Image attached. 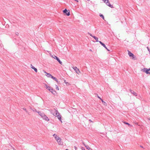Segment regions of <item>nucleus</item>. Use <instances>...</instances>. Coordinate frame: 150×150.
Returning a JSON list of instances; mask_svg holds the SVG:
<instances>
[{"mask_svg": "<svg viewBox=\"0 0 150 150\" xmlns=\"http://www.w3.org/2000/svg\"><path fill=\"white\" fill-rule=\"evenodd\" d=\"M65 150H69L67 149H66Z\"/></svg>", "mask_w": 150, "mask_h": 150, "instance_id": "39", "label": "nucleus"}, {"mask_svg": "<svg viewBox=\"0 0 150 150\" xmlns=\"http://www.w3.org/2000/svg\"><path fill=\"white\" fill-rule=\"evenodd\" d=\"M58 144L59 145H62L63 144V143L62 141H61V139L60 138L57 141Z\"/></svg>", "mask_w": 150, "mask_h": 150, "instance_id": "8", "label": "nucleus"}, {"mask_svg": "<svg viewBox=\"0 0 150 150\" xmlns=\"http://www.w3.org/2000/svg\"><path fill=\"white\" fill-rule=\"evenodd\" d=\"M141 71L145 72L146 74H150V69H148L147 68H144L142 69Z\"/></svg>", "mask_w": 150, "mask_h": 150, "instance_id": "3", "label": "nucleus"}, {"mask_svg": "<svg viewBox=\"0 0 150 150\" xmlns=\"http://www.w3.org/2000/svg\"><path fill=\"white\" fill-rule=\"evenodd\" d=\"M41 117L43 120L46 121H48L49 120V119L46 115H45L44 113L43 114H42V115H41Z\"/></svg>", "mask_w": 150, "mask_h": 150, "instance_id": "4", "label": "nucleus"}, {"mask_svg": "<svg viewBox=\"0 0 150 150\" xmlns=\"http://www.w3.org/2000/svg\"><path fill=\"white\" fill-rule=\"evenodd\" d=\"M57 61L59 62V63L60 64H62V62L59 59H58Z\"/></svg>", "mask_w": 150, "mask_h": 150, "instance_id": "22", "label": "nucleus"}, {"mask_svg": "<svg viewBox=\"0 0 150 150\" xmlns=\"http://www.w3.org/2000/svg\"><path fill=\"white\" fill-rule=\"evenodd\" d=\"M74 148H75V150H76V149H77V148L76 146H74Z\"/></svg>", "mask_w": 150, "mask_h": 150, "instance_id": "32", "label": "nucleus"}, {"mask_svg": "<svg viewBox=\"0 0 150 150\" xmlns=\"http://www.w3.org/2000/svg\"><path fill=\"white\" fill-rule=\"evenodd\" d=\"M6 150H9V149H7Z\"/></svg>", "mask_w": 150, "mask_h": 150, "instance_id": "40", "label": "nucleus"}, {"mask_svg": "<svg viewBox=\"0 0 150 150\" xmlns=\"http://www.w3.org/2000/svg\"><path fill=\"white\" fill-rule=\"evenodd\" d=\"M105 3H106V4L107 6H108L110 7L111 8H113V6H112L110 4L109 1L108 0H107L106 2H105Z\"/></svg>", "mask_w": 150, "mask_h": 150, "instance_id": "7", "label": "nucleus"}, {"mask_svg": "<svg viewBox=\"0 0 150 150\" xmlns=\"http://www.w3.org/2000/svg\"><path fill=\"white\" fill-rule=\"evenodd\" d=\"M53 135L54 137L56 140V141H57V140H58L60 138V137H59L58 136H57V135L55 134H54Z\"/></svg>", "mask_w": 150, "mask_h": 150, "instance_id": "11", "label": "nucleus"}, {"mask_svg": "<svg viewBox=\"0 0 150 150\" xmlns=\"http://www.w3.org/2000/svg\"><path fill=\"white\" fill-rule=\"evenodd\" d=\"M33 69H34V70L36 72H37V71H38V70H37V69L36 68H35V67H34V68H33Z\"/></svg>", "mask_w": 150, "mask_h": 150, "instance_id": "18", "label": "nucleus"}, {"mask_svg": "<svg viewBox=\"0 0 150 150\" xmlns=\"http://www.w3.org/2000/svg\"><path fill=\"white\" fill-rule=\"evenodd\" d=\"M51 56L54 59H56L57 60L59 59L56 56L54 55V57L52 55H51Z\"/></svg>", "mask_w": 150, "mask_h": 150, "instance_id": "15", "label": "nucleus"}, {"mask_svg": "<svg viewBox=\"0 0 150 150\" xmlns=\"http://www.w3.org/2000/svg\"><path fill=\"white\" fill-rule=\"evenodd\" d=\"M37 112L38 113L39 115H40L41 116V115H42V114H44V113H41V112Z\"/></svg>", "mask_w": 150, "mask_h": 150, "instance_id": "23", "label": "nucleus"}, {"mask_svg": "<svg viewBox=\"0 0 150 150\" xmlns=\"http://www.w3.org/2000/svg\"><path fill=\"white\" fill-rule=\"evenodd\" d=\"M51 78H52L55 81H56L57 82V80L56 78H55L52 76Z\"/></svg>", "mask_w": 150, "mask_h": 150, "instance_id": "17", "label": "nucleus"}, {"mask_svg": "<svg viewBox=\"0 0 150 150\" xmlns=\"http://www.w3.org/2000/svg\"><path fill=\"white\" fill-rule=\"evenodd\" d=\"M85 146L86 147V148L88 149L89 150L90 149H91L88 146Z\"/></svg>", "mask_w": 150, "mask_h": 150, "instance_id": "24", "label": "nucleus"}, {"mask_svg": "<svg viewBox=\"0 0 150 150\" xmlns=\"http://www.w3.org/2000/svg\"><path fill=\"white\" fill-rule=\"evenodd\" d=\"M83 144L85 146H86V145H85V144H84V143H83Z\"/></svg>", "mask_w": 150, "mask_h": 150, "instance_id": "38", "label": "nucleus"}, {"mask_svg": "<svg viewBox=\"0 0 150 150\" xmlns=\"http://www.w3.org/2000/svg\"><path fill=\"white\" fill-rule=\"evenodd\" d=\"M30 109H32L33 111L35 112H37V111L35 109H32L31 108Z\"/></svg>", "mask_w": 150, "mask_h": 150, "instance_id": "26", "label": "nucleus"}, {"mask_svg": "<svg viewBox=\"0 0 150 150\" xmlns=\"http://www.w3.org/2000/svg\"><path fill=\"white\" fill-rule=\"evenodd\" d=\"M45 87L48 90L50 88V86H48L46 84H45Z\"/></svg>", "mask_w": 150, "mask_h": 150, "instance_id": "16", "label": "nucleus"}, {"mask_svg": "<svg viewBox=\"0 0 150 150\" xmlns=\"http://www.w3.org/2000/svg\"><path fill=\"white\" fill-rule=\"evenodd\" d=\"M30 67L32 69H33L34 67H33L32 64H31L30 65Z\"/></svg>", "mask_w": 150, "mask_h": 150, "instance_id": "29", "label": "nucleus"}, {"mask_svg": "<svg viewBox=\"0 0 150 150\" xmlns=\"http://www.w3.org/2000/svg\"><path fill=\"white\" fill-rule=\"evenodd\" d=\"M124 123L126 124H127V125H128L130 127H132V126L130 124H129V123H127V122H124Z\"/></svg>", "mask_w": 150, "mask_h": 150, "instance_id": "19", "label": "nucleus"}, {"mask_svg": "<svg viewBox=\"0 0 150 150\" xmlns=\"http://www.w3.org/2000/svg\"><path fill=\"white\" fill-rule=\"evenodd\" d=\"M18 34H19V33H18V32H16V35H18Z\"/></svg>", "mask_w": 150, "mask_h": 150, "instance_id": "30", "label": "nucleus"}, {"mask_svg": "<svg viewBox=\"0 0 150 150\" xmlns=\"http://www.w3.org/2000/svg\"><path fill=\"white\" fill-rule=\"evenodd\" d=\"M130 91L131 93L133 94L135 96H137V93L134 92V91H133L131 90H130Z\"/></svg>", "mask_w": 150, "mask_h": 150, "instance_id": "14", "label": "nucleus"}, {"mask_svg": "<svg viewBox=\"0 0 150 150\" xmlns=\"http://www.w3.org/2000/svg\"><path fill=\"white\" fill-rule=\"evenodd\" d=\"M23 109L24 110H25L26 112H27V110H26V108H23Z\"/></svg>", "mask_w": 150, "mask_h": 150, "instance_id": "28", "label": "nucleus"}, {"mask_svg": "<svg viewBox=\"0 0 150 150\" xmlns=\"http://www.w3.org/2000/svg\"><path fill=\"white\" fill-rule=\"evenodd\" d=\"M57 61L59 62V63L60 64H62V62L59 59H58Z\"/></svg>", "mask_w": 150, "mask_h": 150, "instance_id": "21", "label": "nucleus"}, {"mask_svg": "<svg viewBox=\"0 0 150 150\" xmlns=\"http://www.w3.org/2000/svg\"><path fill=\"white\" fill-rule=\"evenodd\" d=\"M90 51H91L92 50H90Z\"/></svg>", "mask_w": 150, "mask_h": 150, "instance_id": "41", "label": "nucleus"}, {"mask_svg": "<svg viewBox=\"0 0 150 150\" xmlns=\"http://www.w3.org/2000/svg\"><path fill=\"white\" fill-rule=\"evenodd\" d=\"M44 73L46 74V76L48 77H50L51 78V77H52V76L51 74H50L49 73H47V72H46L45 71H44Z\"/></svg>", "mask_w": 150, "mask_h": 150, "instance_id": "13", "label": "nucleus"}, {"mask_svg": "<svg viewBox=\"0 0 150 150\" xmlns=\"http://www.w3.org/2000/svg\"><path fill=\"white\" fill-rule=\"evenodd\" d=\"M89 121H90L91 122H93V121H91V120H89Z\"/></svg>", "mask_w": 150, "mask_h": 150, "instance_id": "36", "label": "nucleus"}, {"mask_svg": "<svg viewBox=\"0 0 150 150\" xmlns=\"http://www.w3.org/2000/svg\"><path fill=\"white\" fill-rule=\"evenodd\" d=\"M56 88L58 90H59V88L58 87V86H57V85H56Z\"/></svg>", "mask_w": 150, "mask_h": 150, "instance_id": "27", "label": "nucleus"}, {"mask_svg": "<svg viewBox=\"0 0 150 150\" xmlns=\"http://www.w3.org/2000/svg\"><path fill=\"white\" fill-rule=\"evenodd\" d=\"M148 51L149 52V54H150V50H149V51Z\"/></svg>", "mask_w": 150, "mask_h": 150, "instance_id": "37", "label": "nucleus"}, {"mask_svg": "<svg viewBox=\"0 0 150 150\" xmlns=\"http://www.w3.org/2000/svg\"><path fill=\"white\" fill-rule=\"evenodd\" d=\"M51 113L54 116L57 117L58 119L62 123V121L61 120V116L58 111L55 109L54 110H50Z\"/></svg>", "mask_w": 150, "mask_h": 150, "instance_id": "1", "label": "nucleus"}, {"mask_svg": "<svg viewBox=\"0 0 150 150\" xmlns=\"http://www.w3.org/2000/svg\"><path fill=\"white\" fill-rule=\"evenodd\" d=\"M82 150H85L84 148H83V147H82Z\"/></svg>", "mask_w": 150, "mask_h": 150, "instance_id": "34", "label": "nucleus"}, {"mask_svg": "<svg viewBox=\"0 0 150 150\" xmlns=\"http://www.w3.org/2000/svg\"><path fill=\"white\" fill-rule=\"evenodd\" d=\"M101 101H102V103H103V104H104V105H106V103L104 101H103V100L102 99H101Z\"/></svg>", "mask_w": 150, "mask_h": 150, "instance_id": "20", "label": "nucleus"}, {"mask_svg": "<svg viewBox=\"0 0 150 150\" xmlns=\"http://www.w3.org/2000/svg\"><path fill=\"white\" fill-rule=\"evenodd\" d=\"M73 68L75 70L76 73L78 74H79L80 73V71L76 67H73Z\"/></svg>", "mask_w": 150, "mask_h": 150, "instance_id": "6", "label": "nucleus"}, {"mask_svg": "<svg viewBox=\"0 0 150 150\" xmlns=\"http://www.w3.org/2000/svg\"><path fill=\"white\" fill-rule=\"evenodd\" d=\"M88 34H89L91 36L94 38L96 40V42H99L98 40V38L96 37L95 36L93 35L92 34H91L90 33H88Z\"/></svg>", "mask_w": 150, "mask_h": 150, "instance_id": "9", "label": "nucleus"}, {"mask_svg": "<svg viewBox=\"0 0 150 150\" xmlns=\"http://www.w3.org/2000/svg\"><path fill=\"white\" fill-rule=\"evenodd\" d=\"M100 17H102L103 19H104V16L102 14H100Z\"/></svg>", "mask_w": 150, "mask_h": 150, "instance_id": "25", "label": "nucleus"}, {"mask_svg": "<svg viewBox=\"0 0 150 150\" xmlns=\"http://www.w3.org/2000/svg\"><path fill=\"white\" fill-rule=\"evenodd\" d=\"M63 12L64 13H65L66 14V15L67 16H69L70 15V12H69V10H68V11L66 9H65L64 10H63Z\"/></svg>", "mask_w": 150, "mask_h": 150, "instance_id": "10", "label": "nucleus"}, {"mask_svg": "<svg viewBox=\"0 0 150 150\" xmlns=\"http://www.w3.org/2000/svg\"><path fill=\"white\" fill-rule=\"evenodd\" d=\"M128 55H129V57L132 58V59L133 60H135L136 59V57L134 54L128 50Z\"/></svg>", "mask_w": 150, "mask_h": 150, "instance_id": "2", "label": "nucleus"}, {"mask_svg": "<svg viewBox=\"0 0 150 150\" xmlns=\"http://www.w3.org/2000/svg\"><path fill=\"white\" fill-rule=\"evenodd\" d=\"M147 49L148 51H149V50H150L148 47H147Z\"/></svg>", "mask_w": 150, "mask_h": 150, "instance_id": "35", "label": "nucleus"}, {"mask_svg": "<svg viewBox=\"0 0 150 150\" xmlns=\"http://www.w3.org/2000/svg\"><path fill=\"white\" fill-rule=\"evenodd\" d=\"M99 43L101 44L103 47H104L108 51H109V50H108L104 44L101 41H99Z\"/></svg>", "mask_w": 150, "mask_h": 150, "instance_id": "12", "label": "nucleus"}, {"mask_svg": "<svg viewBox=\"0 0 150 150\" xmlns=\"http://www.w3.org/2000/svg\"><path fill=\"white\" fill-rule=\"evenodd\" d=\"M48 90L54 95L56 93V91L54 90L53 89L51 88V87H50V88H49Z\"/></svg>", "mask_w": 150, "mask_h": 150, "instance_id": "5", "label": "nucleus"}, {"mask_svg": "<svg viewBox=\"0 0 150 150\" xmlns=\"http://www.w3.org/2000/svg\"><path fill=\"white\" fill-rule=\"evenodd\" d=\"M98 97L99 98L100 100H101L102 99L101 98H100L98 96Z\"/></svg>", "mask_w": 150, "mask_h": 150, "instance_id": "33", "label": "nucleus"}, {"mask_svg": "<svg viewBox=\"0 0 150 150\" xmlns=\"http://www.w3.org/2000/svg\"><path fill=\"white\" fill-rule=\"evenodd\" d=\"M103 1L104 2V3L107 0H103Z\"/></svg>", "mask_w": 150, "mask_h": 150, "instance_id": "31", "label": "nucleus"}]
</instances>
